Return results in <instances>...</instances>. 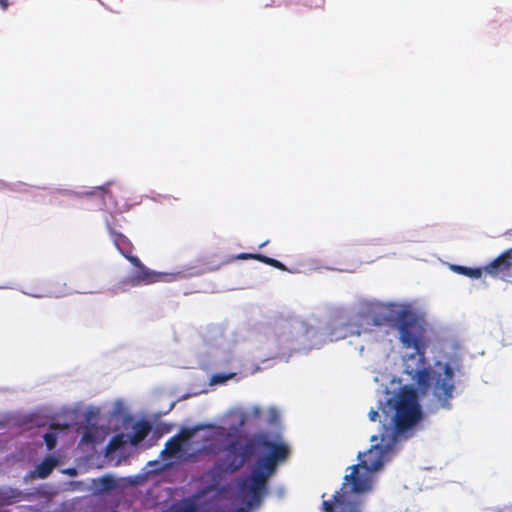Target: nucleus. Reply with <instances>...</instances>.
Wrapping results in <instances>:
<instances>
[{"instance_id":"obj_15","label":"nucleus","mask_w":512,"mask_h":512,"mask_svg":"<svg viewBox=\"0 0 512 512\" xmlns=\"http://www.w3.org/2000/svg\"><path fill=\"white\" fill-rule=\"evenodd\" d=\"M150 426L146 422H137L133 425V436L130 441L132 444H138L148 435Z\"/></svg>"},{"instance_id":"obj_10","label":"nucleus","mask_w":512,"mask_h":512,"mask_svg":"<svg viewBox=\"0 0 512 512\" xmlns=\"http://www.w3.org/2000/svg\"><path fill=\"white\" fill-rule=\"evenodd\" d=\"M211 354L215 364H228L232 361L233 355L230 345L221 336L213 345Z\"/></svg>"},{"instance_id":"obj_33","label":"nucleus","mask_w":512,"mask_h":512,"mask_svg":"<svg viewBox=\"0 0 512 512\" xmlns=\"http://www.w3.org/2000/svg\"><path fill=\"white\" fill-rule=\"evenodd\" d=\"M2 187V182L0 181V188Z\"/></svg>"},{"instance_id":"obj_18","label":"nucleus","mask_w":512,"mask_h":512,"mask_svg":"<svg viewBox=\"0 0 512 512\" xmlns=\"http://www.w3.org/2000/svg\"><path fill=\"white\" fill-rule=\"evenodd\" d=\"M99 487L98 489L101 491H110L116 487V481L111 476H103L98 480Z\"/></svg>"},{"instance_id":"obj_12","label":"nucleus","mask_w":512,"mask_h":512,"mask_svg":"<svg viewBox=\"0 0 512 512\" xmlns=\"http://www.w3.org/2000/svg\"><path fill=\"white\" fill-rule=\"evenodd\" d=\"M104 440V431L94 425H87L84 428L81 444H96Z\"/></svg>"},{"instance_id":"obj_17","label":"nucleus","mask_w":512,"mask_h":512,"mask_svg":"<svg viewBox=\"0 0 512 512\" xmlns=\"http://www.w3.org/2000/svg\"><path fill=\"white\" fill-rule=\"evenodd\" d=\"M105 191H106V189L104 186H99V187H95L91 190H84V191H77V192L66 190V191H64L63 194L66 196L87 197V196H91V195H96L98 193L101 197H103Z\"/></svg>"},{"instance_id":"obj_25","label":"nucleus","mask_w":512,"mask_h":512,"mask_svg":"<svg viewBox=\"0 0 512 512\" xmlns=\"http://www.w3.org/2000/svg\"><path fill=\"white\" fill-rule=\"evenodd\" d=\"M237 259L246 260V259H255V254L250 253H241L237 256Z\"/></svg>"},{"instance_id":"obj_7","label":"nucleus","mask_w":512,"mask_h":512,"mask_svg":"<svg viewBox=\"0 0 512 512\" xmlns=\"http://www.w3.org/2000/svg\"><path fill=\"white\" fill-rule=\"evenodd\" d=\"M106 226L111 240L113 241L117 250L134 266V270L128 275L126 279L127 283H129L131 286H141L164 280V278H168L165 279V281H171L175 278V275L173 274H163L152 271L145 267L138 257L129 254L131 244L128 238L123 234L116 232L111 227L108 219H106Z\"/></svg>"},{"instance_id":"obj_30","label":"nucleus","mask_w":512,"mask_h":512,"mask_svg":"<svg viewBox=\"0 0 512 512\" xmlns=\"http://www.w3.org/2000/svg\"><path fill=\"white\" fill-rule=\"evenodd\" d=\"M363 350H364V346H363V345H360V346H359V353L361 354V353L363 352Z\"/></svg>"},{"instance_id":"obj_2","label":"nucleus","mask_w":512,"mask_h":512,"mask_svg":"<svg viewBox=\"0 0 512 512\" xmlns=\"http://www.w3.org/2000/svg\"><path fill=\"white\" fill-rule=\"evenodd\" d=\"M384 318L381 326H391L398 332L402 349L403 372L416 384L411 386L428 400L431 411L450 410L455 392V374L461 371L457 359L437 361L433 368L426 361V330L417 314L405 304L382 302Z\"/></svg>"},{"instance_id":"obj_21","label":"nucleus","mask_w":512,"mask_h":512,"mask_svg":"<svg viewBox=\"0 0 512 512\" xmlns=\"http://www.w3.org/2000/svg\"><path fill=\"white\" fill-rule=\"evenodd\" d=\"M279 419V413L277 411V409H275L274 407H270L268 410H267V422L270 423V424H275Z\"/></svg>"},{"instance_id":"obj_19","label":"nucleus","mask_w":512,"mask_h":512,"mask_svg":"<svg viewBox=\"0 0 512 512\" xmlns=\"http://www.w3.org/2000/svg\"><path fill=\"white\" fill-rule=\"evenodd\" d=\"M235 374L234 373H215L210 378L211 385H220L226 383L229 379H231Z\"/></svg>"},{"instance_id":"obj_6","label":"nucleus","mask_w":512,"mask_h":512,"mask_svg":"<svg viewBox=\"0 0 512 512\" xmlns=\"http://www.w3.org/2000/svg\"><path fill=\"white\" fill-rule=\"evenodd\" d=\"M382 302L377 300H361L353 307V314L349 319L331 328L330 341H339L350 336H362L370 333L373 327H381L383 317L381 314Z\"/></svg>"},{"instance_id":"obj_24","label":"nucleus","mask_w":512,"mask_h":512,"mask_svg":"<svg viewBox=\"0 0 512 512\" xmlns=\"http://www.w3.org/2000/svg\"><path fill=\"white\" fill-rule=\"evenodd\" d=\"M271 266L280 270H286L285 265L276 259H273V261L271 262Z\"/></svg>"},{"instance_id":"obj_16","label":"nucleus","mask_w":512,"mask_h":512,"mask_svg":"<svg viewBox=\"0 0 512 512\" xmlns=\"http://www.w3.org/2000/svg\"><path fill=\"white\" fill-rule=\"evenodd\" d=\"M170 512H199L197 504L190 500L184 499L176 504H174Z\"/></svg>"},{"instance_id":"obj_20","label":"nucleus","mask_w":512,"mask_h":512,"mask_svg":"<svg viewBox=\"0 0 512 512\" xmlns=\"http://www.w3.org/2000/svg\"><path fill=\"white\" fill-rule=\"evenodd\" d=\"M44 441H45V444H46V447L48 450H52L55 448L56 446V443H57V437L55 435V433L53 432H48L44 435Z\"/></svg>"},{"instance_id":"obj_11","label":"nucleus","mask_w":512,"mask_h":512,"mask_svg":"<svg viewBox=\"0 0 512 512\" xmlns=\"http://www.w3.org/2000/svg\"><path fill=\"white\" fill-rule=\"evenodd\" d=\"M29 495L30 494L24 493L23 491L17 488H0V505H10L20 500H28Z\"/></svg>"},{"instance_id":"obj_28","label":"nucleus","mask_w":512,"mask_h":512,"mask_svg":"<svg viewBox=\"0 0 512 512\" xmlns=\"http://www.w3.org/2000/svg\"><path fill=\"white\" fill-rule=\"evenodd\" d=\"M148 465H149V466H158V465H160V463H159L158 461H150V462L148 463Z\"/></svg>"},{"instance_id":"obj_29","label":"nucleus","mask_w":512,"mask_h":512,"mask_svg":"<svg viewBox=\"0 0 512 512\" xmlns=\"http://www.w3.org/2000/svg\"><path fill=\"white\" fill-rule=\"evenodd\" d=\"M234 512H247L246 508H237Z\"/></svg>"},{"instance_id":"obj_27","label":"nucleus","mask_w":512,"mask_h":512,"mask_svg":"<svg viewBox=\"0 0 512 512\" xmlns=\"http://www.w3.org/2000/svg\"><path fill=\"white\" fill-rule=\"evenodd\" d=\"M0 6L3 10H6L8 7V2L6 0H0Z\"/></svg>"},{"instance_id":"obj_32","label":"nucleus","mask_w":512,"mask_h":512,"mask_svg":"<svg viewBox=\"0 0 512 512\" xmlns=\"http://www.w3.org/2000/svg\"><path fill=\"white\" fill-rule=\"evenodd\" d=\"M163 468H153V471L162 470Z\"/></svg>"},{"instance_id":"obj_31","label":"nucleus","mask_w":512,"mask_h":512,"mask_svg":"<svg viewBox=\"0 0 512 512\" xmlns=\"http://www.w3.org/2000/svg\"><path fill=\"white\" fill-rule=\"evenodd\" d=\"M266 244H267V241H266V242H263L262 244H260V245H259V248L264 247Z\"/></svg>"},{"instance_id":"obj_34","label":"nucleus","mask_w":512,"mask_h":512,"mask_svg":"<svg viewBox=\"0 0 512 512\" xmlns=\"http://www.w3.org/2000/svg\"><path fill=\"white\" fill-rule=\"evenodd\" d=\"M111 512H118V511L113 510V511H111Z\"/></svg>"},{"instance_id":"obj_4","label":"nucleus","mask_w":512,"mask_h":512,"mask_svg":"<svg viewBox=\"0 0 512 512\" xmlns=\"http://www.w3.org/2000/svg\"><path fill=\"white\" fill-rule=\"evenodd\" d=\"M259 405L235 408L228 412L223 425L197 424L184 427L169 438L160 452L167 466L173 464L196 463L207 456L225 454L228 444L241 429L260 417Z\"/></svg>"},{"instance_id":"obj_14","label":"nucleus","mask_w":512,"mask_h":512,"mask_svg":"<svg viewBox=\"0 0 512 512\" xmlns=\"http://www.w3.org/2000/svg\"><path fill=\"white\" fill-rule=\"evenodd\" d=\"M450 269L460 275L467 276L472 279H479L482 277L485 272L484 267L480 268H470L462 265L451 264Z\"/></svg>"},{"instance_id":"obj_13","label":"nucleus","mask_w":512,"mask_h":512,"mask_svg":"<svg viewBox=\"0 0 512 512\" xmlns=\"http://www.w3.org/2000/svg\"><path fill=\"white\" fill-rule=\"evenodd\" d=\"M323 512H363V503L354 502L351 504H336L322 502Z\"/></svg>"},{"instance_id":"obj_22","label":"nucleus","mask_w":512,"mask_h":512,"mask_svg":"<svg viewBox=\"0 0 512 512\" xmlns=\"http://www.w3.org/2000/svg\"><path fill=\"white\" fill-rule=\"evenodd\" d=\"M120 436H115L108 444V450H116L119 446Z\"/></svg>"},{"instance_id":"obj_8","label":"nucleus","mask_w":512,"mask_h":512,"mask_svg":"<svg viewBox=\"0 0 512 512\" xmlns=\"http://www.w3.org/2000/svg\"><path fill=\"white\" fill-rule=\"evenodd\" d=\"M485 273L512 283V247L484 266Z\"/></svg>"},{"instance_id":"obj_3","label":"nucleus","mask_w":512,"mask_h":512,"mask_svg":"<svg viewBox=\"0 0 512 512\" xmlns=\"http://www.w3.org/2000/svg\"><path fill=\"white\" fill-rule=\"evenodd\" d=\"M260 451L263 454L251 468L250 474L238 480L236 486V500L242 504L240 508H246L247 512L261 506L268 494L269 478L275 474L277 465L288 456V445L278 434L271 437L268 433L259 432L246 440L237 434L228 444L226 453L212 468V473L219 477L232 474Z\"/></svg>"},{"instance_id":"obj_9","label":"nucleus","mask_w":512,"mask_h":512,"mask_svg":"<svg viewBox=\"0 0 512 512\" xmlns=\"http://www.w3.org/2000/svg\"><path fill=\"white\" fill-rule=\"evenodd\" d=\"M59 465V460L53 455H47L37 466L36 468L29 472L24 480L28 481L29 479H46L52 471Z\"/></svg>"},{"instance_id":"obj_26","label":"nucleus","mask_w":512,"mask_h":512,"mask_svg":"<svg viewBox=\"0 0 512 512\" xmlns=\"http://www.w3.org/2000/svg\"><path fill=\"white\" fill-rule=\"evenodd\" d=\"M64 473L70 475V476H75L76 475V469L75 468H68L64 471Z\"/></svg>"},{"instance_id":"obj_23","label":"nucleus","mask_w":512,"mask_h":512,"mask_svg":"<svg viewBox=\"0 0 512 512\" xmlns=\"http://www.w3.org/2000/svg\"><path fill=\"white\" fill-rule=\"evenodd\" d=\"M255 259L260 260L261 262L271 265V262L273 261V258L261 255V254H255Z\"/></svg>"},{"instance_id":"obj_5","label":"nucleus","mask_w":512,"mask_h":512,"mask_svg":"<svg viewBox=\"0 0 512 512\" xmlns=\"http://www.w3.org/2000/svg\"><path fill=\"white\" fill-rule=\"evenodd\" d=\"M256 349L260 356L288 358L292 352L320 348L325 340L315 327L308 326L297 317L276 321L264 334L256 335Z\"/></svg>"},{"instance_id":"obj_1","label":"nucleus","mask_w":512,"mask_h":512,"mask_svg":"<svg viewBox=\"0 0 512 512\" xmlns=\"http://www.w3.org/2000/svg\"><path fill=\"white\" fill-rule=\"evenodd\" d=\"M370 421L379 420L378 434L370 437L371 446L367 451L358 452L359 462L347 468L343 482L330 502L336 504L363 503V497L373 492L377 477L395 454L398 444L411 436V431L422 418V409L416 391L403 386L385 402L379 401L378 409H371Z\"/></svg>"}]
</instances>
